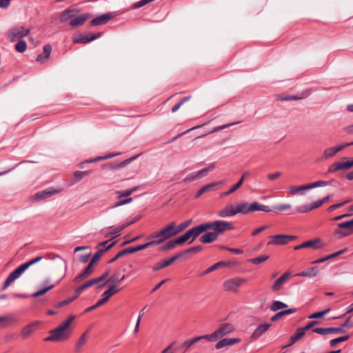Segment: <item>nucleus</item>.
Segmentation results:
<instances>
[{
  "mask_svg": "<svg viewBox=\"0 0 353 353\" xmlns=\"http://www.w3.org/2000/svg\"><path fill=\"white\" fill-rule=\"evenodd\" d=\"M202 226H205V231L208 230H212L213 232H207L202 235L199 241L203 243H210L216 241L219 234L225 231L234 230V226L232 223L216 220L212 222H207L201 224Z\"/></svg>",
  "mask_w": 353,
  "mask_h": 353,
  "instance_id": "obj_1",
  "label": "nucleus"
},
{
  "mask_svg": "<svg viewBox=\"0 0 353 353\" xmlns=\"http://www.w3.org/2000/svg\"><path fill=\"white\" fill-rule=\"evenodd\" d=\"M74 316L71 315L65 321L61 323L56 328L49 331V336L44 339L45 341L59 342L68 339L71 334L70 325L74 320Z\"/></svg>",
  "mask_w": 353,
  "mask_h": 353,
  "instance_id": "obj_2",
  "label": "nucleus"
},
{
  "mask_svg": "<svg viewBox=\"0 0 353 353\" xmlns=\"http://www.w3.org/2000/svg\"><path fill=\"white\" fill-rule=\"evenodd\" d=\"M178 231L174 222H171L157 232H154L147 237L150 246L159 245L167 239L177 235Z\"/></svg>",
  "mask_w": 353,
  "mask_h": 353,
  "instance_id": "obj_3",
  "label": "nucleus"
},
{
  "mask_svg": "<svg viewBox=\"0 0 353 353\" xmlns=\"http://www.w3.org/2000/svg\"><path fill=\"white\" fill-rule=\"evenodd\" d=\"M234 329V327L231 323L221 324L220 327L213 333L204 335L205 339L211 342L216 341L219 339L222 338L223 336L232 332Z\"/></svg>",
  "mask_w": 353,
  "mask_h": 353,
  "instance_id": "obj_4",
  "label": "nucleus"
},
{
  "mask_svg": "<svg viewBox=\"0 0 353 353\" xmlns=\"http://www.w3.org/2000/svg\"><path fill=\"white\" fill-rule=\"evenodd\" d=\"M109 240L103 241L99 243L97 246L96 247L97 252L92 256V258L90 260V274L92 272V267L94 264L97 263L100 258L101 257L102 254L108 251V250L111 249L115 244L116 241H113L108 244Z\"/></svg>",
  "mask_w": 353,
  "mask_h": 353,
  "instance_id": "obj_5",
  "label": "nucleus"
},
{
  "mask_svg": "<svg viewBox=\"0 0 353 353\" xmlns=\"http://www.w3.org/2000/svg\"><path fill=\"white\" fill-rule=\"evenodd\" d=\"M352 234L353 222L352 220L338 223L337 228L333 232V236L336 239H341Z\"/></svg>",
  "mask_w": 353,
  "mask_h": 353,
  "instance_id": "obj_6",
  "label": "nucleus"
},
{
  "mask_svg": "<svg viewBox=\"0 0 353 353\" xmlns=\"http://www.w3.org/2000/svg\"><path fill=\"white\" fill-rule=\"evenodd\" d=\"M30 30V28L23 26H14L6 32V36L11 42H14L18 40H22V38L29 34Z\"/></svg>",
  "mask_w": 353,
  "mask_h": 353,
  "instance_id": "obj_7",
  "label": "nucleus"
},
{
  "mask_svg": "<svg viewBox=\"0 0 353 353\" xmlns=\"http://www.w3.org/2000/svg\"><path fill=\"white\" fill-rule=\"evenodd\" d=\"M205 226H202L201 224L199 225L190 229L185 234H183L182 236H179L177 239L181 245L192 237V240L188 243H191L194 239H196L199 236L201 233L205 232Z\"/></svg>",
  "mask_w": 353,
  "mask_h": 353,
  "instance_id": "obj_8",
  "label": "nucleus"
},
{
  "mask_svg": "<svg viewBox=\"0 0 353 353\" xmlns=\"http://www.w3.org/2000/svg\"><path fill=\"white\" fill-rule=\"evenodd\" d=\"M149 247H150V244L148 242H147V243H145L144 244H142V245H137V246H134V247L127 248H125L124 250H122L120 252H119L112 259H111L108 261V263H114L119 258L121 257L122 256H124L125 254H132V253H134L136 252H138V251L146 249V248H148Z\"/></svg>",
  "mask_w": 353,
  "mask_h": 353,
  "instance_id": "obj_9",
  "label": "nucleus"
},
{
  "mask_svg": "<svg viewBox=\"0 0 353 353\" xmlns=\"http://www.w3.org/2000/svg\"><path fill=\"white\" fill-rule=\"evenodd\" d=\"M325 246V243L319 238H315L303 243L296 245L294 249L298 250L303 248H312L313 250H319Z\"/></svg>",
  "mask_w": 353,
  "mask_h": 353,
  "instance_id": "obj_10",
  "label": "nucleus"
},
{
  "mask_svg": "<svg viewBox=\"0 0 353 353\" xmlns=\"http://www.w3.org/2000/svg\"><path fill=\"white\" fill-rule=\"evenodd\" d=\"M26 268L23 264H21L12 272L5 281L2 290H5L12 282L20 277V276L26 270Z\"/></svg>",
  "mask_w": 353,
  "mask_h": 353,
  "instance_id": "obj_11",
  "label": "nucleus"
},
{
  "mask_svg": "<svg viewBox=\"0 0 353 353\" xmlns=\"http://www.w3.org/2000/svg\"><path fill=\"white\" fill-rule=\"evenodd\" d=\"M202 339H205V336H195L189 339L185 340L183 343L179 344L175 347V351H183L185 352L191 349V347L196 343L201 341Z\"/></svg>",
  "mask_w": 353,
  "mask_h": 353,
  "instance_id": "obj_12",
  "label": "nucleus"
},
{
  "mask_svg": "<svg viewBox=\"0 0 353 353\" xmlns=\"http://www.w3.org/2000/svg\"><path fill=\"white\" fill-rule=\"evenodd\" d=\"M245 281V279L235 277L225 281L223 283V288L225 291L237 292L239 288Z\"/></svg>",
  "mask_w": 353,
  "mask_h": 353,
  "instance_id": "obj_13",
  "label": "nucleus"
},
{
  "mask_svg": "<svg viewBox=\"0 0 353 353\" xmlns=\"http://www.w3.org/2000/svg\"><path fill=\"white\" fill-rule=\"evenodd\" d=\"M272 240L268 243L270 245H285L288 244L290 241H293L297 238L296 236L286 235V234H276L271 236Z\"/></svg>",
  "mask_w": 353,
  "mask_h": 353,
  "instance_id": "obj_14",
  "label": "nucleus"
},
{
  "mask_svg": "<svg viewBox=\"0 0 353 353\" xmlns=\"http://www.w3.org/2000/svg\"><path fill=\"white\" fill-rule=\"evenodd\" d=\"M117 16L116 12H108L97 16L90 21V25L93 26L106 24L109 21Z\"/></svg>",
  "mask_w": 353,
  "mask_h": 353,
  "instance_id": "obj_15",
  "label": "nucleus"
},
{
  "mask_svg": "<svg viewBox=\"0 0 353 353\" xmlns=\"http://www.w3.org/2000/svg\"><path fill=\"white\" fill-rule=\"evenodd\" d=\"M137 157H138V155L134 156L132 157L127 159L121 162L115 161V162L105 163V164L102 165L101 168L103 170H119V168H121L126 165L127 164L130 163V162H132L133 160L137 159Z\"/></svg>",
  "mask_w": 353,
  "mask_h": 353,
  "instance_id": "obj_16",
  "label": "nucleus"
},
{
  "mask_svg": "<svg viewBox=\"0 0 353 353\" xmlns=\"http://www.w3.org/2000/svg\"><path fill=\"white\" fill-rule=\"evenodd\" d=\"M353 141L337 145L332 148H327L323 152V156L325 159H330L335 156L339 152L347 146L352 145Z\"/></svg>",
  "mask_w": 353,
  "mask_h": 353,
  "instance_id": "obj_17",
  "label": "nucleus"
},
{
  "mask_svg": "<svg viewBox=\"0 0 353 353\" xmlns=\"http://www.w3.org/2000/svg\"><path fill=\"white\" fill-rule=\"evenodd\" d=\"M272 326V323H265L259 325L252 332L250 339L252 341H255L263 336L270 327Z\"/></svg>",
  "mask_w": 353,
  "mask_h": 353,
  "instance_id": "obj_18",
  "label": "nucleus"
},
{
  "mask_svg": "<svg viewBox=\"0 0 353 353\" xmlns=\"http://www.w3.org/2000/svg\"><path fill=\"white\" fill-rule=\"evenodd\" d=\"M182 256V254L177 253L173 256L170 257V259L160 261L154 264V265L152 268V270L154 272L159 271L161 269H163L165 267L169 266L172 263H174L176 260H177L179 258Z\"/></svg>",
  "mask_w": 353,
  "mask_h": 353,
  "instance_id": "obj_19",
  "label": "nucleus"
},
{
  "mask_svg": "<svg viewBox=\"0 0 353 353\" xmlns=\"http://www.w3.org/2000/svg\"><path fill=\"white\" fill-rule=\"evenodd\" d=\"M353 167V159L350 161L346 162H341L337 161L332 164L327 170L329 173H333L341 170H348L349 168Z\"/></svg>",
  "mask_w": 353,
  "mask_h": 353,
  "instance_id": "obj_20",
  "label": "nucleus"
},
{
  "mask_svg": "<svg viewBox=\"0 0 353 353\" xmlns=\"http://www.w3.org/2000/svg\"><path fill=\"white\" fill-rule=\"evenodd\" d=\"M58 192L59 191L54 190L53 188H48L37 192L33 196V198L35 201H41L49 198Z\"/></svg>",
  "mask_w": 353,
  "mask_h": 353,
  "instance_id": "obj_21",
  "label": "nucleus"
},
{
  "mask_svg": "<svg viewBox=\"0 0 353 353\" xmlns=\"http://www.w3.org/2000/svg\"><path fill=\"white\" fill-rule=\"evenodd\" d=\"M291 274L290 272H285L278 279H276L272 285V290L277 292L281 290L282 285L290 278Z\"/></svg>",
  "mask_w": 353,
  "mask_h": 353,
  "instance_id": "obj_22",
  "label": "nucleus"
},
{
  "mask_svg": "<svg viewBox=\"0 0 353 353\" xmlns=\"http://www.w3.org/2000/svg\"><path fill=\"white\" fill-rule=\"evenodd\" d=\"M312 331L314 333L321 335H325L331 333L339 334L344 332L342 327H316L313 329Z\"/></svg>",
  "mask_w": 353,
  "mask_h": 353,
  "instance_id": "obj_23",
  "label": "nucleus"
},
{
  "mask_svg": "<svg viewBox=\"0 0 353 353\" xmlns=\"http://www.w3.org/2000/svg\"><path fill=\"white\" fill-rule=\"evenodd\" d=\"M224 182L223 181H220L219 182H212L211 183L207 184L202 187L195 194L194 198H199L203 194L214 190V188L219 185H223Z\"/></svg>",
  "mask_w": 353,
  "mask_h": 353,
  "instance_id": "obj_24",
  "label": "nucleus"
},
{
  "mask_svg": "<svg viewBox=\"0 0 353 353\" xmlns=\"http://www.w3.org/2000/svg\"><path fill=\"white\" fill-rule=\"evenodd\" d=\"M241 341V339L239 338H225L221 341H219L216 344V349H221L226 346L232 345L235 343H239Z\"/></svg>",
  "mask_w": 353,
  "mask_h": 353,
  "instance_id": "obj_25",
  "label": "nucleus"
},
{
  "mask_svg": "<svg viewBox=\"0 0 353 353\" xmlns=\"http://www.w3.org/2000/svg\"><path fill=\"white\" fill-rule=\"evenodd\" d=\"M236 214L235 207L232 205H227L225 208L217 212V215L221 218L233 216Z\"/></svg>",
  "mask_w": 353,
  "mask_h": 353,
  "instance_id": "obj_26",
  "label": "nucleus"
},
{
  "mask_svg": "<svg viewBox=\"0 0 353 353\" xmlns=\"http://www.w3.org/2000/svg\"><path fill=\"white\" fill-rule=\"evenodd\" d=\"M88 330L85 331L83 334L81 335V336L79 338L78 341L77 342L74 348L75 353H81L82 352L83 347L85 345L88 339Z\"/></svg>",
  "mask_w": 353,
  "mask_h": 353,
  "instance_id": "obj_27",
  "label": "nucleus"
},
{
  "mask_svg": "<svg viewBox=\"0 0 353 353\" xmlns=\"http://www.w3.org/2000/svg\"><path fill=\"white\" fill-rule=\"evenodd\" d=\"M88 174L87 171H76L73 173L70 178V181L68 183V186H72L74 185L75 183L80 181L83 176H86Z\"/></svg>",
  "mask_w": 353,
  "mask_h": 353,
  "instance_id": "obj_28",
  "label": "nucleus"
},
{
  "mask_svg": "<svg viewBox=\"0 0 353 353\" xmlns=\"http://www.w3.org/2000/svg\"><path fill=\"white\" fill-rule=\"evenodd\" d=\"M250 175V172H245L242 176L241 177V179H239V181L236 183H234V185L232 186V188L228 191V192H223L222 194V196H228L229 194H232L233 192H234L236 190H237L243 184L245 179L246 178L247 176Z\"/></svg>",
  "mask_w": 353,
  "mask_h": 353,
  "instance_id": "obj_29",
  "label": "nucleus"
},
{
  "mask_svg": "<svg viewBox=\"0 0 353 353\" xmlns=\"http://www.w3.org/2000/svg\"><path fill=\"white\" fill-rule=\"evenodd\" d=\"M88 19V14L84 13L83 14L74 17V18L70 21V25L72 27L79 26L83 24Z\"/></svg>",
  "mask_w": 353,
  "mask_h": 353,
  "instance_id": "obj_30",
  "label": "nucleus"
},
{
  "mask_svg": "<svg viewBox=\"0 0 353 353\" xmlns=\"http://www.w3.org/2000/svg\"><path fill=\"white\" fill-rule=\"evenodd\" d=\"M18 323L19 319L13 314L0 316V323H2L3 327H6L9 324H17Z\"/></svg>",
  "mask_w": 353,
  "mask_h": 353,
  "instance_id": "obj_31",
  "label": "nucleus"
},
{
  "mask_svg": "<svg viewBox=\"0 0 353 353\" xmlns=\"http://www.w3.org/2000/svg\"><path fill=\"white\" fill-rule=\"evenodd\" d=\"M319 273L318 267H312L296 274L297 276L314 277Z\"/></svg>",
  "mask_w": 353,
  "mask_h": 353,
  "instance_id": "obj_32",
  "label": "nucleus"
},
{
  "mask_svg": "<svg viewBox=\"0 0 353 353\" xmlns=\"http://www.w3.org/2000/svg\"><path fill=\"white\" fill-rule=\"evenodd\" d=\"M77 11L76 10H65L60 16V21L65 23L69 20H72L76 16Z\"/></svg>",
  "mask_w": 353,
  "mask_h": 353,
  "instance_id": "obj_33",
  "label": "nucleus"
},
{
  "mask_svg": "<svg viewBox=\"0 0 353 353\" xmlns=\"http://www.w3.org/2000/svg\"><path fill=\"white\" fill-rule=\"evenodd\" d=\"M39 324V321H34L25 327L21 330V336L23 339L28 338L33 332V328Z\"/></svg>",
  "mask_w": 353,
  "mask_h": 353,
  "instance_id": "obj_34",
  "label": "nucleus"
},
{
  "mask_svg": "<svg viewBox=\"0 0 353 353\" xmlns=\"http://www.w3.org/2000/svg\"><path fill=\"white\" fill-rule=\"evenodd\" d=\"M176 245H181V243L179 241L177 238L175 239H173V240H170V241H168L167 243H165L162 246H160L158 248V250L159 252L168 251V250L174 249Z\"/></svg>",
  "mask_w": 353,
  "mask_h": 353,
  "instance_id": "obj_35",
  "label": "nucleus"
},
{
  "mask_svg": "<svg viewBox=\"0 0 353 353\" xmlns=\"http://www.w3.org/2000/svg\"><path fill=\"white\" fill-rule=\"evenodd\" d=\"M310 189L311 188H310V183H308L306 185L299 186H292L289 188V190L290 194L292 195H296L298 194L303 195L304 194L303 192V190H308Z\"/></svg>",
  "mask_w": 353,
  "mask_h": 353,
  "instance_id": "obj_36",
  "label": "nucleus"
},
{
  "mask_svg": "<svg viewBox=\"0 0 353 353\" xmlns=\"http://www.w3.org/2000/svg\"><path fill=\"white\" fill-rule=\"evenodd\" d=\"M296 312V308H290V309H288L285 310H282V311L277 312L274 315H273L271 317L270 320H271V321L274 322V321H278L279 319H280L282 316H283L285 315L291 314Z\"/></svg>",
  "mask_w": 353,
  "mask_h": 353,
  "instance_id": "obj_37",
  "label": "nucleus"
},
{
  "mask_svg": "<svg viewBox=\"0 0 353 353\" xmlns=\"http://www.w3.org/2000/svg\"><path fill=\"white\" fill-rule=\"evenodd\" d=\"M72 41L74 43L87 44L88 43V34H77L73 37Z\"/></svg>",
  "mask_w": 353,
  "mask_h": 353,
  "instance_id": "obj_38",
  "label": "nucleus"
},
{
  "mask_svg": "<svg viewBox=\"0 0 353 353\" xmlns=\"http://www.w3.org/2000/svg\"><path fill=\"white\" fill-rule=\"evenodd\" d=\"M249 205H250V204L247 202H243V203L238 204L235 207L236 214H237L239 213H241L243 214H247L250 213V212L249 210Z\"/></svg>",
  "mask_w": 353,
  "mask_h": 353,
  "instance_id": "obj_39",
  "label": "nucleus"
},
{
  "mask_svg": "<svg viewBox=\"0 0 353 353\" xmlns=\"http://www.w3.org/2000/svg\"><path fill=\"white\" fill-rule=\"evenodd\" d=\"M125 276L123 275L121 278L119 277V273H115L112 276H111L106 281H104L103 283L99 285V288L104 286L107 283H119L123 279H125Z\"/></svg>",
  "mask_w": 353,
  "mask_h": 353,
  "instance_id": "obj_40",
  "label": "nucleus"
},
{
  "mask_svg": "<svg viewBox=\"0 0 353 353\" xmlns=\"http://www.w3.org/2000/svg\"><path fill=\"white\" fill-rule=\"evenodd\" d=\"M287 307L288 305L283 302L280 301H274L270 306V309L272 312H276L281 309L286 308Z\"/></svg>",
  "mask_w": 353,
  "mask_h": 353,
  "instance_id": "obj_41",
  "label": "nucleus"
},
{
  "mask_svg": "<svg viewBox=\"0 0 353 353\" xmlns=\"http://www.w3.org/2000/svg\"><path fill=\"white\" fill-rule=\"evenodd\" d=\"M226 263L224 262V261H219L214 265H212V266H210V268H208V269H206L204 272H203L200 276H203V275H205L207 274H209L216 270H217L218 268L222 267V266H224L225 265Z\"/></svg>",
  "mask_w": 353,
  "mask_h": 353,
  "instance_id": "obj_42",
  "label": "nucleus"
},
{
  "mask_svg": "<svg viewBox=\"0 0 353 353\" xmlns=\"http://www.w3.org/2000/svg\"><path fill=\"white\" fill-rule=\"evenodd\" d=\"M333 182H335V180L330 181H317L314 183H310V188L311 189L318 187H323L326 185H331Z\"/></svg>",
  "mask_w": 353,
  "mask_h": 353,
  "instance_id": "obj_43",
  "label": "nucleus"
},
{
  "mask_svg": "<svg viewBox=\"0 0 353 353\" xmlns=\"http://www.w3.org/2000/svg\"><path fill=\"white\" fill-rule=\"evenodd\" d=\"M120 289H117L114 285H111L108 288L107 290H105L102 296H105L108 300L111 297L112 295L115 294L118 292H119Z\"/></svg>",
  "mask_w": 353,
  "mask_h": 353,
  "instance_id": "obj_44",
  "label": "nucleus"
},
{
  "mask_svg": "<svg viewBox=\"0 0 353 353\" xmlns=\"http://www.w3.org/2000/svg\"><path fill=\"white\" fill-rule=\"evenodd\" d=\"M110 273V270L105 271L101 276L90 280V286L96 285L103 281Z\"/></svg>",
  "mask_w": 353,
  "mask_h": 353,
  "instance_id": "obj_45",
  "label": "nucleus"
},
{
  "mask_svg": "<svg viewBox=\"0 0 353 353\" xmlns=\"http://www.w3.org/2000/svg\"><path fill=\"white\" fill-rule=\"evenodd\" d=\"M54 285H48L43 289H41L37 292H35L34 293L32 294L31 295H30V297H38L39 296H41L44 294H46V292H48V291H50V290H52V288H54Z\"/></svg>",
  "mask_w": 353,
  "mask_h": 353,
  "instance_id": "obj_46",
  "label": "nucleus"
},
{
  "mask_svg": "<svg viewBox=\"0 0 353 353\" xmlns=\"http://www.w3.org/2000/svg\"><path fill=\"white\" fill-rule=\"evenodd\" d=\"M15 50L18 52L23 53L27 49V43L24 40H18V42L15 44Z\"/></svg>",
  "mask_w": 353,
  "mask_h": 353,
  "instance_id": "obj_47",
  "label": "nucleus"
},
{
  "mask_svg": "<svg viewBox=\"0 0 353 353\" xmlns=\"http://www.w3.org/2000/svg\"><path fill=\"white\" fill-rule=\"evenodd\" d=\"M350 339V336L348 334L344 335L334 339H332L330 341V345L331 347H335L338 343L344 342L347 341Z\"/></svg>",
  "mask_w": 353,
  "mask_h": 353,
  "instance_id": "obj_48",
  "label": "nucleus"
},
{
  "mask_svg": "<svg viewBox=\"0 0 353 353\" xmlns=\"http://www.w3.org/2000/svg\"><path fill=\"white\" fill-rule=\"evenodd\" d=\"M269 258L268 255L263 254L257 257L250 259L249 261L253 264L257 265L265 261Z\"/></svg>",
  "mask_w": 353,
  "mask_h": 353,
  "instance_id": "obj_49",
  "label": "nucleus"
},
{
  "mask_svg": "<svg viewBox=\"0 0 353 353\" xmlns=\"http://www.w3.org/2000/svg\"><path fill=\"white\" fill-rule=\"evenodd\" d=\"M138 189V187H134L130 189H128L122 191H118L117 192V194H118L119 197H124V196H128L131 195L134 192H135Z\"/></svg>",
  "mask_w": 353,
  "mask_h": 353,
  "instance_id": "obj_50",
  "label": "nucleus"
},
{
  "mask_svg": "<svg viewBox=\"0 0 353 353\" xmlns=\"http://www.w3.org/2000/svg\"><path fill=\"white\" fill-rule=\"evenodd\" d=\"M292 208V205L288 203L285 204H281L273 206V210L274 212H283L285 210H288Z\"/></svg>",
  "mask_w": 353,
  "mask_h": 353,
  "instance_id": "obj_51",
  "label": "nucleus"
},
{
  "mask_svg": "<svg viewBox=\"0 0 353 353\" xmlns=\"http://www.w3.org/2000/svg\"><path fill=\"white\" fill-rule=\"evenodd\" d=\"M191 98V96H187V97H183V99H181L179 103H177L176 104H175L172 108V112H176L179 108L184 103H185L186 101H189L190 99Z\"/></svg>",
  "mask_w": 353,
  "mask_h": 353,
  "instance_id": "obj_52",
  "label": "nucleus"
},
{
  "mask_svg": "<svg viewBox=\"0 0 353 353\" xmlns=\"http://www.w3.org/2000/svg\"><path fill=\"white\" fill-rule=\"evenodd\" d=\"M203 249L201 245H196L192 248H190L183 252H179V254H182V256L187 253H196L201 251Z\"/></svg>",
  "mask_w": 353,
  "mask_h": 353,
  "instance_id": "obj_53",
  "label": "nucleus"
},
{
  "mask_svg": "<svg viewBox=\"0 0 353 353\" xmlns=\"http://www.w3.org/2000/svg\"><path fill=\"white\" fill-rule=\"evenodd\" d=\"M121 153H119H119H109L108 154L103 156V157H98L92 159H90V163L97 162V161L103 160V159H110V158L116 157L117 155H119Z\"/></svg>",
  "mask_w": 353,
  "mask_h": 353,
  "instance_id": "obj_54",
  "label": "nucleus"
},
{
  "mask_svg": "<svg viewBox=\"0 0 353 353\" xmlns=\"http://www.w3.org/2000/svg\"><path fill=\"white\" fill-rule=\"evenodd\" d=\"M330 311V309L328 308L323 311L317 312L312 314L308 316L309 319H319L323 317L326 314H327Z\"/></svg>",
  "mask_w": 353,
  "mask_h": 353,
  "instance_id": "obj_55",
  "label": "nucleus"
},
{
  "mask_svg": "<svg viewBox=\"0 0 353 353\" xmlns=\"http://www.w3.org/2000/svg\"><path fill=\"white\" fill-rule=\"evenodd\" d=\"M305 334V332L302 327L298 328L296 331V332L292 335V337L296 340V341H298L301 338L304 336Z\"/></svg>",
  "mask_w": 353,
  "mask_h": 353,
  "instance_id": "obj_56",
  "label": "nucleus"
},
{
  "mask_svg": "<svg viewBox=\"0 0 353 353\" xmlns=\"http://www.w3.org/2000/svg\"><path fill=\"white\" fill-rule=\"evenodd\" d=\"M87 276H88V265L84 268L83 271L81 274L76 276L74 281L78 283Z\"/></svg>",
  "mask_w": 353,
  "mask_h": 353,
  "instance_id": "obj_57",
  "label": "nucleus"
},
{
  "mask_svg": "<svg viewBox=\"0 0 353 353\" xmlns=\"http://www.w3.org/2000/svg\"><path fill=\"white\" fill-rule=\"evenodd\" d=\"M302 97H299L292 95H281L279 97L280 101H297L301 99Z\"/></svg>",
  "mask_w": 353,
  "mask_h": 353,
  "instance_id": "obj_58",
  "label": "nucleus"
},
{
  "mask_svg": "<svg viewBox=\"0 0 353 353\" xmlns=\"http://www.w3.org/2000/svg\"><path fill=\"white\" fill-rule=\"evenodd\" d=\"M310 204L302 205L296 208V211L299 213H307L312 210V209H310Z\"/></svg>",
  "mask_w": 353,
  "mask_h": 353,
  "instance_id": "obj_59",
  "label": "nucleus"
},
{
  "mask_svg": "<svg viewBox=\"0 0 353 353\" xmlns=\"http://www.w3.org/2000/svg\"><path fill=\"white\" fill-rule=\"evenodd\" d=\"M192 223V220H187L185 221L182 222L179 225L176 226L178 233L181 232V231L184 230L186 228H188Z\"/></svg>",
  "mask_w": 353,
  "mask_h": 353,
  "instance_id": "obj_60",
  "label": "nucleus"
},
{
  "mask_svg": "<svg viewBox=\"0 0 353 353\" xmlns=\"http://www.w3.org/2000/svg\"><path fill=\"white\" fill-rule=\"evenodd\" d=\"M350 202V200H346L345 201H343L341 203H336V204H334V205H330L328 208H327V211L328 212H332L334 210H335L336 209H338L341 207H343L344 206L345 204H347V203Z\"/></svg>",
  "mask_w": 353,
  "mask_h": 353,
  "instance_id": "obj_61",
  "label": "nucleus"
},
{
  "mask_svg": "<svg viewBox=\"0 0 353 353\" xmlns=\"http://www.w3.org/2000/svg\"><path fill=\"white\" fill-rule=\"evenodd\" d=\"M196 175V172H192L189 174H188L183 180L184 183H190L192 182L196 179H199L198 176Z\"/></svg>",
  "mask_w": 353,
  "mask_h": 353,
  "instance_id": "obj_62",
  "label": "nucleus"
},
{
  "mask_svg": "<svg viewBox=\"0 0 353 353\" xmlns=\"http://www.w3.org/2000/svg\"><path fill=\"white\" fill-rule=\"evenodd\" d=\"M87 288H88V281L84 282L82 285L79 286L75 290L76 295L74 296L78 297V296L81 293V292Z\"/></svg>",
  "mask_w": 353,
  "mask_h": 353,
  "instance_id": "obj_63",
  "label": "nucleus"
},
{
  "mask_svg": "<svg viewBox=\"0 0 353 353\" xmlns=\"http://www.w3.org/2000/svg\"><path fill=\"white\" fill-rule=\"evenodd\" d=\"M108 301V300L105 296H103V298L101 299L100 300H99L96 304H94L92 306L90 307V312L91 310H95L97 307L101 306L102 305Z\"/></svg>",
  "mask_w": 353,
  "mask_h": 353,
  "instance_id": "obj_64",
  "label": "nucleus"
}]
</instances>
